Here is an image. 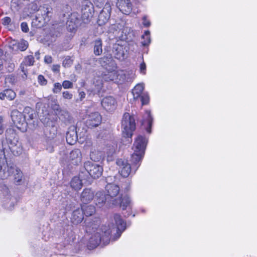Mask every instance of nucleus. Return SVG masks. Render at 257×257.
I'll return each mask as SVG.
<instances>
[{
    "mask_svg": "<svg viewBox=\"0 0 257 257\" xmlns=\"http://www.w3.org/2000/svg\"><path fill=\"white\" fill-rule=\"evenodd\" d=\"M84 168L86 173L94 179L98 178L102 174V167L91 162H85Z\"/></svg>",
    "mask_w": 257,
    "mask_h": 257,
    "instance_id": "nucleus-6",
    "label": "nucleus"
},
{
    "mask_svg": "<svg viewBox=\"0 0 257 257\" xmlns=\"http://www.w3.org/2000/svg\"><path fill=\"white\" fill-rule=\"evenodd\" d=\"M111 10L110 4L106 3L98 16L97 22L99 25H102L107 22L110 17Z\"/></svg>",
    "mask_w": 257,
    "mask_h": 257,
    "instance_id": "nucleus-10",
    "label": "nucleus"
},
{
    "mask_svg": "<svg viewBox=\"0 0 257 257\" xmlns=\"http://www.w3.org/2000/svg\"><path fill=\"white\" fill-rule=\"evenodd\" d=\"M147 144L148 139L144 136L139 135L135 140L132 147L134 153L131 155L130 161L136 166V170H138L141 164Z\"/></svg>",
    "mask_w": 257,
    "mask_h": 257,
    "instance_id": "nucleus-2",
    "label": "nucleus"
},
{
    "mask_svg": "<svg viewBox=\"0 0 257 257\" xmlns=\"http://www.w3.org/2000/svg\"><path fill=\"white\" fill-rule=\"evenodd\" d=\"M2 192L3 195L6 197V199H9L10 198L9 190L8 188L6 186H3L2 187Z\"/></svg>",
    "mask_w": 257,
    "mask_h": 257,
    "instance_id": "nucleus-45",
    "label": "nucleus"
},
{
    "mask_svg": "<svg viewBox=\"0 0 257 257\" xmlns=\"http://www.w3.org/2000/svg\"><path fill=\"white\" fill-rule=\"evenodd\" d=\"M140 72L143 75H145L146 73V65L144 61L140 64Z\"/></svg>",
    "mask_w": 257,
    "mask_h": 257,
    "instance_id": "nucleus-47",
    "label": "nucleus"
},
{
    "mask_svg": "<svg viewBox=\"0 0 257 257\" xmlns=\"http://www.w3.org/2000/svg\"><path fill=\"white\" fill-rule=\"evenodd\" d=\"M105 190L106 191L108 198L111 201V199L116 197L119 192V187L118 185L108 183L105 186Z\"/></svg>",
    "mask_w": 257,
    "mask_h": 257,
    "instance_id": "nucleus-20",
    "label": "nucleus"
},
{
    "mask_svg": "<svg viewBox=\"0 0 257 257\" xmlns=\"http://www.w3.org/2000/svg\"><path fill=\"white\" fill-rule=\"evenodd\" d=\"M38 82L41 85H46L47 83V80L42 75L38 76Z\"/></svg>",
    "mask_w": 257,
    "mask_h": 257,
    "instance_id": "nucleus-41",
    "label": "nucleus"
},
{
    "mask_svg": "<svg viewBox=\"0 0 257 257\" xmlns=\"http://www.w3.org/2000/svg\"><path fill=\"white\" fill-rule=\"evenodd\" d=\"M85 93L84 91H81L79 92V95L80 96V100H82L85 97Z\"/></svg>",
    "mask_w": 257,
    "mask_h": 257,
    "instance_id": "nucleus-57",
    "label": "nucleus"
},
{
    "mask_svg": "<svg viewBox=\"0 0 257 257\" xmlns=\"http://www.w3.org/2000/svg\"><path fill=\"white\" fill-rule=\"evenodd\" d=\"M144 89V84H137L132 90V93L134 98L137 99L140 97L141 95L143 93V91Z\"/></svg>",
    "mask_w": 257,
    "mask_h": 257,
    "instance_id": "nucleus-30",
    "label": "nucleus"
},
{
    "mask_svg": "<svg viewBox=\"0 0 257 257\" xmlns=\"http://www.w3.org/2000/svg\"><path fill=\"white\" fill-rule=\"evenodd\" d=\"M12 107L14 108H18L19 109H22V104L21 103V101L19 100H16L12 105Z\"/></svg>",
    "mask_w": 257,
    "mask_h": 257,
    "instance_id": "nucleus-49",
    "label": "nucleus"
},
{
    "mask_svg": "<svg viewBox=\"0 0 257 257\" xmlns=\"http://www.w3.org/2000/svg\"><path fill=\"white\" fill-rule=\"evenodd\" d=\"M103 157V153L97 150H92L90 153V159L94 162L99 161Z\"/></svg>",
    "mask_w": 257,
    "mask_h": 257,
    "instance_id": "nucleus-33",
    "label": "nucleus"
},
{
    "mask_svg": "<svg viewBox=\"0 0 257 257\" xmlns=\"http://www.w3.org/2000/svg\"><path fill=\"white\" fill-rule=\"evenodd\" d=\"M110 179V177H108L106 179V182H108V181H109V179Z\"/></svg>",
    "mask_w": 257,
    "mask_h": 257,
    "instance_id": "nucleus-62",
    "label": "nucleus"
},
{
    "mask_svg": "<svg viewBox=\"0 0 257 257\" xmlns=\"http://www.w3.org/2000/svg\"><path fill=\"white\" fill-rule=\"evenodd\" d=\"M38 16H36V20L41 22L42 20L44 22L49 21V14L50 13V8L45 7H41L38 10Z\"/></svg>",
    "mask_w": 257,
    "mask_h": 257,
    "instance_id": "nucleus-19",
    "label": "nucleus"
},
{
    "mask_svg": "<svg viewBox=\"0 0 257 257\" xmlns=\"http://www.w3.org/2000/svg\"><path fill=\"white\" fill-rule=\"evenodd\" d=\"M3 121V117L2 116H0V124L2 123Z\"/></svg>",
    "mask_w": 257,
    "mask_h": 257,
    "instance_id": "nucleus-60",
    "label": "nucleus"
},
{
    "mask_svg": "<svg viewBox=\"0 0 257 257\" xmlns=\"http://www.w3.org/2000/svg\"><path fill=\"white\" fill-rule=\"evenodd\" d=\"M81 19L84 23H88L94 13L92 4L88 0H84L82 4Z\"/></svg>",
    "mask_w": 257,
    "mask_h": 257,
    "instance_id": "nucleus-7",
    "label": "nucleus"
},
{
    "mask_svg": "<svg viewBox=\"0 0 257 257\" xmlns=\"http://www.w3.org/2000/svg\"><path fill=\"white\" fill-rule=\"evenodd\" d=\"M34 7H35L36 9H37V6L36 5H35Z\"/></svg>",
    "mask_w": 257,
    "mask_h": 257,
    "instance_id": "nucleus-63",
    "label": "nucleus"
},
{
    "mask_svg": "<svg viewBox=\"0 0 257 257\" xmlns=\"http://www.w3.org/2000/svg\"><path fill=\"white\" fill-rule=\"evenodd\" d=\"M28 47V43L26 41L22 42L19 44V48L22 51L26 50Z\"/></svg>",
    "mask_w": 257,
    "mask_h": 257,
    "instance_id": "nucleus-51",
    "label": "nucleus"
},
{
    "mask_svg": "<svg viewBox=\"0 0 257 257\" xmlns=\"http://www.w3.org/2000/svg\"><path fill=\"white\" fill-rule=\"evenodd\" d=\"M77 139L76 128L74 126L70 128L66 133V139L67 143L70 145H73L76 143Z\"/></svg>",
    "mask_w": 257,
    "mask_h": 257,
    "instance_id": "nucleus-21",
    "label": "nucleus"
},
{
    "mask_svg": "<svg viewBox=\"0 0 257 257\" xmlns=\"http://www.w3.org/2000/svg\"><path fill=\"white\" fill-rule=\"evenodd\" d=\"M112 201L114 205H119L123 210L126 209L127 207L131 206V200L127 195L121 197L118 200L114 199Z\"/></svg>",
    "mask_w": 257,
    "mask_h": 257,
    "instance_id": "nucleus-22",
    "label": "nucleus"
},
{
    "mask_svg": "<svg viewBox=\"0 0 257 257\" xmlns=\"http://www.w3.org/2000/svg\"><path fill=\"white\" fill-rule=\"evenodd\" d=\"M3 69V65H0V71L2 70Z\"/></svg>",
    "mask_w": 257,
    "mask_h": 257,
    "instance_id": "nucleus-61",
    "label": "nucleus"
},
{
    "mask_svg": "<svg viewBox=\"0 0 257 257\" xmlns=\"http://www.w3.org/2000/svg\"><path fill=\"white\" fill-rule=\"evenodd\" d=\"M58 116L64 123L68 122L70 120V114L66 110H60L58 114Z\"/></svg>",
    "mask_w": 257,
    "mask_h": 257,
    "instance_id": "nucleus-34",
    "label": "nucleus"
},
{
    "mask_svg": "<svg viewBox=\"0 0 257 257\" xmlns=\"http://www.w3.org/2000/svg\"><path fill=\"white\" fill-rule=\"evenodd\" d=\"M116 7L125 15H128L132 10V5L130 0H117Z\"/></svg>",
    "mask_w": 257,
    "mask_h": 257,
    "instance_id": "nucleus-16",
    "label": "nucleus"
},
{
    "mask_svg": "<svg viewBox=\"0 0 257 257\" xmlns=\"http://www.w3.org/2000/svg\"><path fill=\"white\" fill-rule=\"evenodd\" d=\"M40 52L39 51H37L35 53V56L37 60H39L40 59Z\"/></svg>",
    "mask_w": 257,
    "mask_h": 257,
    "instance_id": "nucleus-58",
    "label": "nucleus"
},
{
    "mask_svg": "<svg viewBox=\"0 0 257 257\" xmlns=\"http://www.w3.org/2000/svg\"><path fill=\"white\" fill-rule=\"evenodd\" d=\"M34 63V58L32 55L27 56L23 62V63L27 66H32Z\"/></svg>",
    "mask_w": 257,
    "mask_h": 257,
    "instance_id": "nucleus-37",
    "label": "nucleus"
},
{
    "mask_svg": "<svg viewBox=\"0 0 257 257\" xmlns=\"http://www.w3.org/2000/svg\"><path fill=\"white\" fill-rule=\"evenodd\" d=\"M117 69H108L107 72L102 75V78L105 81H113L116 83H122L128 79L126 77V74L122 70H117Z\"/></svg>",
    "mask_w": 257,
    "mask_h": 257,
    "instance_id": "nucleus-4",
    "label": "nucleus"
},
{
    "mask_svg": "<svg viewBox=\"0 0 257 257\" xmlns=\"http://www.w3.org/2000/svg\"><path fill=\"white\" fill-rule=\"evenodd\" d=\"M6 94V98L10 100H14L16 96V93L12 89H7L5 90Z\"/></svg>",
    "mask_w": 257,
    "mask_h": 257,
    "instance_id": "nucleus-36",
    "label": "nucleus"
},
{
    "mask_svg": "<svg viewBox=\"0 0 257 257\" xmlns=\"http://www.w3.org/2000/svg\"><path fill=\"white\" fill-rule=\"evenodd\" d=\"M79 15L77 13H73L69 16L67 22L70 31L75 30L80 24Z\"/></svg>",
    "mask_w": 257,
    "mask_h": 257,
    "instance_id": "nucleus-17",
    "label": "nucleus"
},
{
    "mask_svg": "<svg viewBox=\"0 0 257 257\" xmlns=\"http://www.w3.org/2000/svg\"><path fill=\"white\" fill-rule=\"evenodd\" d=\"M62 86L65 89L72 88L73 83L68 80H65L63 82Z\"/></svg>",
    "mask_w": 257,
    "mask_h": 257,
    "instance_id": "nucleus-40",
    "label": "nucleus"
},
{
    "mask_svg": "<svg viewBox=\"0 0 257 257\" xmlns=\"http://www.w3.org/2000/svg\"><path fill=\"white\" fill-rule=\"evenodd\" d=\"M62 96L65 99L70 100L73 97V94L68 91H65L62 93Z\"/></svg>",
    "mask_w": 257,
    "mask_h": 257,
    "instance_id": "nucleus-42",
    "label": "nucleus"
},
{
    "mask_svg": "<svg viewBox=\"0 0 257 257\" xmlns=\"http://www.w3.org/2000/svg\"><path fill=\"white\" fill-rule=\"evenodd\" d=\"M102 41L97 39L94 41V54L96 56L100 55L102 53Z\"/></svg>",
    "mask_w": 257,
    "mask_h": 257,
    "instance_id": "nucleus-31",
    "label": "nucleus"
},
{
    "mask_svg": "<svg viewBox=\"0 0 257 257\" xmlns=\"http://www.w3.org/2000/svg\"><path fill=\"white\" fill-rule=\"evenodd\" d=\"M116 163L117 165L120 167L121 170L119 171V172L121 175L123 177H127L134 170V173H135L137 170H136L135 169L136 167V165L131 162L132 165V167H131L130 164L127 163V161L122 159H117Z\"/></svg>",
    "mask_w": 257,
    "mask_h": 257,
    "instance_id": "nucleus-9",
    "label": "nucleus"
},
{
    "mask_svg": "<svg viewBox=\"0 0 257 257\" xmlns=\"http://www.w3.org/2000/svg\"><path fill=\"white\" fill-rule=\"evenodd\" d=\"M25 65L24 63L21 64L20 66V69L22 72H23L24 74L22 75V77L23 79H26L27 77V70L25 68Z\"/></svg>",
    "mask_w": 257,
    "mask_h": 257,
    "instance_id": "nucleus-43",
    "label": "nucleus"
},
{
    "mask_svg": "<svg viewBox=\"0 0 257 257\" xmlns=\"http://www.w3.org/2000/svg\"><path fill=\"white\" fill-rule=\"evenodd\" d=\"M15 68V64L12 62H9L8 64V66L7 69L8 70V72H12L14 71Z\"/></svg>",
    "mask_w": 257,
    "mask_h": 257,
    "instance_id": "nucleus-52",
    "label": "nucleus"
},
{
    "mask_svg": "<svg viewBox=\"0 0 257 257\" xmlns=\"http://www.w3.org/2000/svg\"><path fill=\"white\" fill-rule=\"evenodd\" d=\"M101 104L102 107L107 111L112 112L116 108L117 102L114 97L107 96L101 100Z\"/></svg>",
    "mask_w": 257,
    "mask_h": 257,
    "instance_id": "nucleus-11",
    "label": "nucleus"
},
{
    "mask_svg": "<svg viewBox=\"0 0 257 257\" xmlns=\"http://www.w3.org/2000/svg\"><path fill=\"white\" fill-rule=\"evenodd\" d=\"M102 80L100 77L95 78L91 86V92L94 94L99 93L102 87Z\"/></svg>",
    "mask_w": 257,
    "mask_h": 257,
    "instance_id": "nucleus-27",
    "label": "nucleus"
},
{
    "mask_svg": "<svg viewBox=\"0 0 257 257\" xmlns=\"http://www.w3.org/2000/svg\"><path fill=\"white\" fill-rule=\"evenodd\" d=\"M81 209H82L83 214L86 216H91L95 212V207L91 205H83L81 206Z\"/></svg>",
    "mask_w": 257,
    "mask_h": 257,
    "instance_id": "nucleus-32",
    "label": "nucleus"
},
{
    "mask_svg": "<svg viewBox=\"0 0 257 257\" xmlns=\"http://www.w3.org/2000/svg\"><path fill=\"white\" fill-rule=\"evenodd\" d=\"M65 148H63V151L60 153L62 156V158L66 160L68 163L74 165H78L81 163L82 160V154L81 151L78 149H75L72 150L69 155L65 152Z\"/></svg>",
    "mask_w": 257,
    "mask_h": 257,
    "instance_id": "nucleus-5",
    "label": "nucleus"
},
{
    "mask_svg": "<svg viewBox=\"0 0 257 257\" xmlns=\"http://www.w3.org/2000/svg\"><path fill=\"white\" fill-rule=\"evenodd\" d=\"M153 120V118L151 111L150 110H146L142 120V125L149 134L151 133Z\"/></svg>",
    "mask_w": 257,
    "mask_h": 257,
    "instance_id": "nucleus-15",
    "label": "nucleus"
},
{
    "mask_svg": "<svg viewBox=\"0 0 257 257\" xmlns=\"http://www.w3.org/2000/svg\"><path fill=\"white\" fill-rule=\"evenodd\" d=\"M4 128L3 125L0 124V135H2L4 133Z\"/></svg>",
    "mask_w": 257,
    "mask_h": 257,
    "instance_id": "nucleus-59",
    "label": "nucleus"
},
{
    "mask_svg": "<svg viewBox=\"0 0 257 257\" xmlns=\"http://www.w3.org/2000/svg\"><path fill=\"white\" fill-rule=\"evenodd\" d=\"M45 62L47 64H50L52 62V58L50 56H46L44 58Z\"/></svg>",
    "mask_w": 257,
    "mask_h": 257,
    "instance_id": "nucleus-54",
    "label": "nucleus"
},
{
    "mask_svg": "<svg viewBox=\"0 0 257 257\" xmlns=\"http://www.w3.org/2000/svg\"><path fill=\"white\" fill-rule=\"evenodd\" d=\"M121 128L123 137L126 138H131L133 133L136 129L134 117L128 113H124L121 121Z\"/></svg>",
    "mask_w": 257,
    "mask_h": 257,
    "instance_id": "nucleus-3",
    "label": "nucleus"
},
{
    "mask_svg": "<svg viewBox=\"0 0 257 257\" xmlns=\"http://www.w3.org/2000/svg\"><path fill=\"white\" fill-rule=\"evenodd\" d=\"M11 118L13 123L19 127L21 125L25 122V118L24 117L23 114L16 109H14L11 111Z\"/></svg>",
    "mask_w": 257,
    "mask_h": 257,
    "instance_id": "nucleus-18",
    "label": "nucleus"
},
{
    "mask_svg": "<svg viewBox=\"0 0 257 257\" xmlns=\"http://www.w3.org/2000/svg\"><path fill=\"white\" fill-rule=\"evenodd\" d=\"M84 219V214L81 208L75 209L71 215V220L74 224L80 223Z\"/></svg>",
    "mask_w": 257,
    "mask_h": 257,
    "instance_id": "nucleus-23",
    "label": "nucleus"
},
{
    "mask_svg": "<svg viewBox=\"0 0 257 257\" xmlns=\"http://www.w3.org/2000/svg\"><path fill=\"white\" fill-rule=\"evenodd\" d=\"M142 38L144 39V40L142 42V45L144 46H146L149 45V44L151 42V38H150V32L149 31H146L145 32V34L142 36Z\"/></svg>",
    "mask_w": 257,
    "mask_h": 257,
    "instance_id": "nucleus-35",
    "label": "nucleus"
},
{
    "mask_svg": "<svg viewBox=\"0 0 257 257\" xmlns=\"http://www.w3.org/2000/svg\"><path fill=\"white\" fill-rule=\"evenodd\" d=\"M14 174L15 181L19 183L21 181L22 179V172L21 170L15 166H7V171H5V169L2 170V167L0 169V175L2 179L7 178L9 176Z\"/></svg>",
    "mask_w": 257,
    "mask_h": 257,
    "instance_id": "nucleus-8",
    "label": "nucleus"
},
{
    "mask_svg": "<svg viewBox=\"0 0 257 257\" xmlns=\"http://www.w3.org/2000/svg\"><path fill=\"white\" fill-rule=\"evenodd\" d=\"M85 230L87 232H93L90 237L87 246L89 249L96 248L101 242L106 245L110 241V235L111 232L110 227L108 225H102L100 228H97L99 223V220L96 219L91 221L89 219H85L84 221Z\"/></svg>",
    "mask_w": 257,
    "mask_h": 257,
    "instance_id": "nucleus-1",
    "label": "nucleus"
},
{
    "mask_svg": "<svg viewBox=\"0 0 257 257\" xmlns=\"http://www.w3.org/2000/svg\"><path fill=\"white\" fill-rule=\"evenodd\" d=\"M94 192L90 188L83 190L81 195V201L84 204L91 201L94 197Z\"/></svg>",
    "mask_w": 257,
    "mask_h": 257,
    "instance_id": "nucleus-24",
    "label": "nucleus"
},
{
    "mask_svg": "<svg viewBox=\"0 0 257 257\" xmlns=\"http://www.w3.org/2000/svg\"><path fill=\"white\" fill-rule=\"evenodd\" d=\"M21 30L23 32L27 33L29 31V27L26 22H22L21 25Z\"/></svg>",
    "mask_w": 257,
    "mask_h": 257,
    "instance_id": "nucleus-48",
    "label": "nucleus"
},
{
    "mask_svg": "<svg viewBox=\"0 0 257 257\" xmlns=\"http://www.w3.org/2000/svg\"><path fill=\"white\" fill-rule=\"evenodd\" d=\"M143 20V24L145 27H148L150 26L151 23L147 19L146 17H144Z\"/></svg>",
    "mask_w": 257,
    "mask_h": 257,
    "instance_id": "nucleus-53",
    "label": "nucleus"
},
{
    "mask_svg": "<svg viewBox=\"0 0 257 257\" xmlns=\"http://www.w3.org/2000/svg\"><path fill=\"white\" fill-rule=\"evenodd\" d=\"M99 63L105 69H117V66L111 55L104 56L100 58Z\"/></svg>",
    "mask_w": 257,
    "mask_h": 257,
    "instance_id": "nucleus-14",
    "label": "nucleus"
},
{
    "mask_svg": "<svg viewBox=\"0 0 257 257\" xmlns=\"http://www.w3.org/2000/svg\"><path fill=\"white\" fill-rule=\"evenodd\" d=\"M112 53L115 58L121 59L123 58L124 51L123 46L118 44H115L113 45Z\"/></svg>",
    "mask_w": 257,
    "mask_h": 257,
    "instance_id": "nucleus-28",
    "label": "nucleus"
},
{
    "mask_svg": "<svg viewBox=\"0 0 257 257\" xmlns=\"http://www.w3.org/2000/svg\"><path fill=\"white\" fill-rule=\"evenodd\" d=\"M56 135V129L54 126H52L51 130H50V135L49 136H48V135L47 134H46V135L49 138H54L55 137Z\"/></svg>",
    "mask_w": 257,
    "mask_h": 257,
    "instance_id": "nucleus-44",
    "label": "nucleus"
},
{
    "mask_svg": "<svg viewBox=\"0 0 257 257\" xmlns=\"http://www.w3.org/2000/svg\"><path fill=\"white\" fill-rule=\"evenodd\" d=\"M83 172L79 174V177H74L70 182L71 187L75 190H79L82 186V179L83 178Z\"/></svg>",
    "mask_w": 257,
    "mask_h": 257,
    "instance_id": "nucleus-25",
    "label": "nucleus"
},
{
    "mask_svg": "<svg viewBox=\"0 0 257 257\" xmlns=\"http://www.w3.org/2000/svg\"><path fill=\"white\" fill-rule=\"evenodd\" d=\"M143 105L148 104L150 101V97L147 92H144L140 96Z\"/></svg>",
    "mask_w": 257,
    "mask_h": 257,
    "instance_id": "nucleus-38",
    "label": "nucleus"
},
{
    "mask_svg": "<svg viewBox=\"0 0 257 257\" xmlns=\"http://www.w3.org/2000/svg\"><path fill=\"white\" fill-rule=\"evenodd\" d=\"M60 65H54L52 67V70L53 72H59L60 70Z\"/></svg>",
    "mask_w": 257,
    "mask_h": 257,
    "instance_id": "nucleus-55",
    "label": "nucleus"
},
{
    "mask_svg": "<svg viewBox=\"0 0 257 257\" xmlns=\"http://www.w3.org/2000/svg\"><path fill=\"white\" fill-rule=\"evenodd\" d=\"M102 118L98 112H94L88 114L85 121L86 125L88 127H93L98 126L101 122Z\"/></svg>",
    "mask_w": 257,
    "mask_h": 257,
    "instance_id": "nucleus-12",
    "label": "nucleus"
},
{
    "mask_svg": "<svg viewBox=\"0 0 257 257\" xmlns=\"http://www.w3.org/2000/svg\"><path fill=\"white\" fill-rule=\"evenodd\" d=\"M35 111L31 107H25L23 111L24 117L25 118V122L28 123V121L32 120L35 116Z\"/></svg>",
    "mask_w": 257,
    "mask_h": 257,
    "instance_id": "nucleus-29",
    "label": "nucleus"
},
{
    "mask_svg": "<svg viewBox=\"0 0 257 257\" xmlns=\"http://www.w3.org/2000/svg\"><path fill=\"white\" fill-rule=\"evenodd\" d=\"M72 64V60H71L70 58L68 57L66 58L64 61H63V65L65 67H68L71 66Z\"/></svg>",
    "mask_w": 257,
    "mask_h": 257,
    "instance_id": "nucleus-46",
    "label": "nucleus"
},
{
    "mask_svg": "<svg viewBox=\"0 0 257 257\" xmlns=\"http://www.w3.org/2000/svg\"><path fill=\"white\" fill-rule=\"evenodd\" d=\"M11 22V19L9 17H6L2 19V24L4 25H9Z\"/></svg>",
    "mask_w": 257,
    "mask_h": 257,
    "instance_id": "nucleus-50",
    "label": "nucleus"
},
{
    "mask_svg": "<svg viewBox=\"0 0 257 257\" xmlns=\"http://www.w3.org/2000/svg\"><path fill=\"white\" fill-rule=\"evenodd\" d=\"M114 219L117 228L116 234L114 238V240H116L119 238L122 232L125 229L126 222L121 218V216L117 214L114 215Z\"/></svg>",
    "mask_w": 257,
    "mask_h": 257,
    "instance_id": "nucleus-13",
    "label": "nucleus"
},
{
    "mask_svg": "<svg viewBox=\"0 0 257 257\" xmlns=\"http://www.w3.org/2000/svg\"><path fill=\"white\" fill-rule=\"evenodd\" d=\"M5 97H6V94L5 90L3 92L0 93V99L1 100H4Z\"/></svg>",
    "mask_w": 257,
    "mask_h": 257,
    "instance_id": "nucleus-56",
    "label": "nucleus"
},
{
    "mask_svg": "<svg viewBox=\"0 0 257 257\" xmlns=\"http://www.w3.org/2000/svg\"><path fill=\"white\" fill-rule=\"evenodd\" d=\"M62 84L60 83L57 82L54 84V87L53 88V92L54 93H58L60 92L62 89Z\"/></svg>",
    "mask_w": 257,
    "mask_h": 257,
    "instance_id": "nucleus-39",
    "label": "nucleus"
},
{
    "mask_svg": "<svg viewBox=\"0 0 257 257\" xmlns=\"http://www.w3.org/2000/svg\"><path fill=\"white\" fill-rule=\"evenodd\" d=\"M94 198L96 205L99 207H101L106 201L108 202L110 201L106 195L101 191L97 192Z\"/></svg>",
    "mask_w": 257,
    "mask_h": 257,
    "instance_id": "nucleus-26",
    "label": "nucleus"
}]
</instances>
